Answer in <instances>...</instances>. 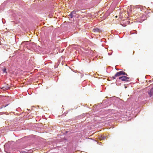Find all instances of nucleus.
I'll list each match as a JSON object with an SVG mask.
<instances>
[{"label": "nucleus", "instance_id": "f257e3e1", "mask_svg": "<svg viewBox=\"0 0 153 153\" xmlns=\"http://www.w3.org/2000/svg\"><path fill=\"white\" fill-rule=\"evenodd\" d=\"M127 75L126 74L125 72L123 71H121L117 73L116 74H115V76L113 77V78L114 79H115V77L119 76L121 75Z\"/></svg>", "mask_w": 153, "mask_h": 153}, {"label": "nucleus", "instance_id": "f03ea898", "mask_svg": "<svg viewBox=\"0 0 153 153\" xmlns=\"http://www.w3.org/2000/svg\"><path fill=\"white\" fill-rule=\"evenodd\" d=\"M119 79H121L123 81H128V79H129V78L127 77L126 76H123L119 77Z\"/></svg>", "mask_w": 153, "mask_h": 153}, {"label": "nucleus", "instance_id": "7ed1b4c3", "mask_svg": "<svg viewBox=\"0 0 153 153\" xmlns=\"http://www.w3.org/2000/svg\"><path fill=\"white\" fill-rule=\"evenodd\" d=\"M93 31L94 33H98L101 32V30L97 27H94L93 29Z\"/></svg>", "mask_w": 153, "mask_h": 153}, {"label": "nucleus", "instance_id": "20e7f679", "mask_svg": "<svg viewBox=\"0 0 153 153\" xmlns=\"http://www.w3.org/2000/svg\"><path fill=\"white\" fill-rule=\"evenodd\" d=\"M148 93L150 97L153 95V88L148 92Z\"/></svg>", "mask_w": 153, "mask_h": 153}, {"label": "nucleus", "instance_id": "39448f33", "mask_svg": "<svg viewBox=\"0 0 153 153\" xmlns=\"http://www.w3.org/2000/svg\"><path fill=\"white\" fill-rule=\"evenodd\" d=\"M10 88L9 86L7 85L1 88V89L3 90H6Z\"/></svg>", "mask_w": 153, "mask_h": 153}, {"label": "nucleus", "instance_id": "423d86ee", "mask_svg": "<svg viewBox=\"0 0 153 153\" xmlns=\"http://www.w3.org/2000/svg\"><path fill=\"white\" fill-rule=\"evenodd\" d=\"M76 13V11L75 10H73L72 11L71 13V15H73L74 16V15H75Z\"/></svg>", "mask_w": 153, "mask_h": 153}, {"label": "nucleus", "instance_id": "0eeeda50", "mask_svg": "<svg viewBox=\"0 0 153 153\" xmlns=\"http://www.w3.org/2000/svg\"><path fill=\"white\" fill-rule=\"evenodd\" d=\"M100 138L101 140H103L105 139V137L104 136H101L100 137Z\"/></svg>", "mask_w": 153, "mask_h": 153}, {"label": "nucleus", "instance_id": "6e6552de", "mask_svg": "<svg viewBox=\"0 0 153 153\" xmlns=\"http://www.w3.org/2000/svg\"><path fill=\"white\" fill-rule=\"evenodd\" d=\"M71 18H72L74 17V16L73 15H71V13L69 15V16Z\"/></svg>", "mask_w": 153, "mask_h": 153}, {"label": "nucleus", "instance_id": "1a4fd4ad", "mask_svg": "<svg viewBox=\"0 0 153 153\" xmlns=\"http://www.w3.org/2000/svg\"><path fill=\"white\" fill-rule=\"evenodd\" d=\"M6 68H4L3 69V72L4 73H6Z\"/></svg>", "mask_w": 153, "mask_h": 153}, {"label": "nucleus", "instance_id": "9d476101", "mask_svg": "<svg viewBox=\"0 0 153 153\" xmlns=\"http://www.w3.org/2000/svg\"><path fill=\"white\" fill-rule=\"evenodd\" d=\"M2 22H3V23L4 24V23H5V20L4 19H2Z\"/></svg>", "mask_w": 153, "mask_h": 153}, {"label": "nucleus", "instance_id": "9b49d317", "mask_svg": "<svg viewBox=\"0 0 153 153\" xmlns=\"http://www.w3.org/2000/svg\"><path fill=\"white\" fill-rule=\"evenodd\" d=\"M7 105H7H7H4V106L3 105V106H4V107H6V106Z\"/></svg>", "mask_w": 153, "mask_h": 153}, {"label": "nucleus", "instance_id": "f8f14e48", "mask_svg": "<svg viewBox=\"0 0 153 153\" xmlns=\"http://www.w3.org/2000/svg\"><path fill=\"white\" fill-rule=\"evenodd\" d=\"M99 143V145H100V143Z\"/></svg>", "mask_w": 153, "mask_h": 153}]
</instances>
